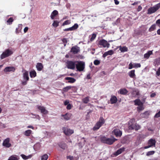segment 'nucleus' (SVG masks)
I'll use <instances>...</instances> for the list:
<instances>
[{
    "label": "nucleus",
    "instance_id": "1",
    "mask_svg": "<svg viewBox=\"0 0 160 160\" xmlns=\"http://www.w3.org/2000/svg\"><path fill=\"white\" fill-rule=\"evenodd\" d=\"M100 140L103 143L111 145L117 139L114 137H112L111 138H108L105 136H102L100 138Z\"/></svg>",
    "mask_w": 160,
    "mask_h": 160
},
{
    "label": "nucleus",
    "instance_id": "2",
    "mask_svg": "<svg viewBox=\"0 0 160 160\" xmlns=\"http://www.w3.org/2000/svg\"><path fill=\"white\" fill-rule=\"evenodd\" d=\"M104 122L105 120L102 117H101L99 119V121L93 127V130L95 131L98 129Z\"/></svg>",
    "mask_w": 160,
    "mask_h": 160
},
{
    "label": "nucleus",
    "instance_id": "3",
    "mask_svg": "<svg viewBox=\"0 0 160 160\" xmlns=\"http://www.w3.org/2000/svg\"><path fill=\"white\" fill-rule=\"evenodd\" d=\"M85 64L83 61L76 62V66L77 70L79 72L83 70L85 68Z\"/></svg>",
    "mask_w": 160,
    "mask_h": 160
},
{
    "label": "nucleus",
    "instance_id": "4",
    "mask_svg": "<svg viewBox=\"0 0 160 160\" xmlns=\"http://www.w3.org/2000/svg\"><path fill=\"white\" fill-rule=\"evenodd\" d=\"M160 8V2L153 7L149 8L148 10V14H152L155 12Z\"/></svg>",
    "mask_w": 160,
    "mask_h": 160
},
{
    "label": "nucleus",
    "instance_id": "5",
    "mask_svg": "<svg viewBox=\"0 0 160 160\" xmlns=\"http://www.w3.org/2000/svg\"><path fill=\"white\" fill-rule=\"evenodd\" d=\"M13 53L12 51L9 49H7L1 55V59H3L6 57H8Z\"/></svg>",
    "mask_w": 160,
    "mask_h": 160
},
{
    "label": "nucleus",
    "instance_id": "6",
    "mask_svg": "<svg viewBox=\"0 0 160 160\" xmlns=\"http://www.w3.org/2000/svg\"><path fill=\"white\" fill-rule=\"evenodd\" d=\"M76 62L68 61L67 62V66L68 68L74 69L75 68Z\"/></svg>",
    "mask_w": 160,
    "mask_h": 160
},
{
    "label": "nucleus",
    "instance_id": "7",
    "mask_svg": "<svg viewBox=\"0 0 160 160\" xmlns=\"http://www.w3.org/2000/svg\"><path fill=\"white\" fill-rule=\"evenodd\" d=\"M155 143L156 141L155 140L151 139L148 142V146H145L144 147V148L147 149L153 146L155 147Z\"/></svg>",
    "mask_w": 160,
    "mask_h": 160
},
{
    "label": "nucleus",
    "instance_id": "8",
    "mask_svg": "<svg viewBox=\"0 0 160 160\" xmlns=\"http://www.w3.org/2000/svg\"><path fill=\"white\" fill-rule=\"evenodd\" d=\"M62 130L64 133L67 135H70L74 132L73 130L70 129L66 127H63Z\"/></svg>",
    "mask_w": 160,
    "mask_h": 160
},
{
    "label": "nucleus",
    "instance_id": "9",
    "mask_svg": "<svg viewBox=\"0 0 160 160\" xmlns=\"http://www.w3.org/2000/svg\"><path fill=\"white\" fill-rule=\"evenodd\" d=\"M10 138H7L5 139L2 143V145L7 148H9L11 146V144L10 143Z\"/></svg>",
    "mask_w": 160,
    "mask_h": 160
},
{
    "label": "nucleus",
    "instance_id": "10",
    "mask_svg": "<svg viewBox=\"0 0 160 160\" xmlns=\"http://www.w3.org/2000/svg\"><path fill=\"white\" fill-rule=\"evenodd\" d=\"M99 44L100 45L102 46L104 48H108L110 45L107 41L104 39L100 40L99 42Z\"/></svg>",
    "mask_w": 160,
    "mask_h": 160
},
{
    "label": "nucleus",
    "instance_id": "11",
    "mask_svg": "<svg viewBox=\"0 0 160 160\" xmlns=\"http://www.w3.org/2000/svg\"><path fill=\"white\" fill-rule=\"evenodd\" d=\"M80 51V48L77 46L72 47L70 51L71 52L74 54L78 53Z\"/></svg>",
    "mask_w": 160,
    "mask_h": 160
},
{
    "label": "nucleus",
    "instance_id": "12",
    "mask_svg": "<svg viewBox=\"0 0 160 160\" xmlns=\"http://www.w3.org/2000/svg\"><path fill=\"white\" fill-rule=\"evenodd\" d=\"M113 133L117 137H120L122 135V132L119 129H114L112 131Z\"/></svg>",
    "mask_w": 160,
    "mask_h": 160
},
{
    "label": "nucleus",
    "instance_id": "13",
    "mask_svg": "<svg viewBox=\"0 0 160 160\" xmlns=\"http://www.w3.org/2000/svg\"><path fill=\"white\" fill-rule=\"evenodd\" d=\"M129 128L130 129H134L137 130L140 128V126L138 124H132L129 126Z\"/></svg>",
    "mask_w": 160,
    "mask_h": 160
},
{
    "label": "nucleus",
    "instance_id": "14",
    "mask_svg": "<svg viewBox=\"0 0 160 160\" xmlns=\"http://www.w3.org/2000/svg\"><path fill=\"white\" fill-rule=\"evenodd\" d=\"M38 108L40 111L43 114H46L48 113V111L43 106H38Z\"/></svg>",
    "mask_w": 160,
    "mask_h": 160
},
{
    "label": "nucleus",
    "instance_id": "15",
    "mask_svg": "<svg viewBox=\"0 0 160 160\" xmlns=\"http://www.w3.org/2000/svg\"><path fill=\"white\" fill-rule=\"evenodd\" d=\"M15 70V68L13 67H7L5 68L4 70V71L5 72H7L12 71L14 72Z\"/></svg>",
    "mask_w": 160,
    "mask_h": 160
},
{
    "label": "nucleus",
    "instance_id": "16",
    "mask_svg": "<svg viewBox=\"0 0 160 160\" xmlns=\"http://www.w3.org/2000/svg\"><path fill=\"white\" fill-rule=\"evenodd\" d=\"M62 116L66 120H68L71 118L72 114L70 113H67L65 114L62 115Z\"/></svg>",
    "mask_w": 160,
    "mask_h": 160
},
{
    "label": "nucleus",
    "instance_id": "17",
    "mask_svg": "<svg viewBox=\"0 0 160 160\" xmlns=\"http://www.w3.org/2000/svg\"><path fill=\"white\" fill-rule=\"evenodd\" d=\"M128 92V91L125 88L121 89L118 91V93L122 95H126Z\"/></svg>",
    "mask_w": 160,
    "mask_h": 160
},
{
    "label": "nucleus",
    "instance_id": "18",
    "mask_svg": "<svg viewBox=\"0 0 160 160\" xmlns=\"http://www.w3.org/2000/svg\"><path fill=\"white\" fill-rule=\"evenodd\" d=\"M125 150V148H122L119 149H118L116 152H115L114 153V155L116 156H117L118 155L120 154L121 153H122L123 151H124Z\"/></svg>",
    "mask_w": 160,
    "mask_h": 160
},
{
    "label": "nucleus",
    "instance_id": "19",
    "mask_svg": "<svg viewBox=\"0 0 160 160\" xmlns=\"http://www.w3.org/2000/svg\"><path fill=\"white\" fill-rule=\"evenodd\" d=\"M113 51L112 50H109L107 52H105L103 55V57L105 58L107 56L109 55H112L113 53Z\"/></svg>",
    "mask_w": 160,
    "mask_h": 160
},
{
    "label": "nucleus",
    "instance_id": "20",
    "mask_svg": "<svg viewBox=\"0 0 160 160\" xmlns=\"http://www.w3.org/2000/svg\"><path fill=\"white\" fill-rule=\"evenodd\" d=\"M118 99L116 97L114 96H113L111 97L110 101H111V103L112 104L116 103Z\"/></svg>",
    "mask_w": 160,
    "mask_h": 160
},
{
    "label": "nucleus",
    "instance_id": "21",
    "mask_svg": "<svg viewBox=\"0 0 160 160\" xmlns=\"http://www.w3.org/2000/svg\"><path fill=\"white\" fill-rule=\"evenodd\" d=\"M65 79L68 80V82L70 83H73L76 80V79L72 77H67L65 78Z\"/></svg>",
    "mask_w": 160,
    "mask_h": 160
},
{
    "label": "nucleus",
    "instance_id": "22",
    "mask_svg": "<svg viewBox=\"0 0 160 160\" xmlns=\"http://www.w3.org/2000/svg\"><path fill=\"white\" fill-rule=\"evenodd\" d=\"M19 159L18 156L16 155H13L11 156L8 160H18Z\"/></svg>",
    "mask_w": 160,
    "mask_h": 160
},
{
    "label": "nucleus",
    "instance_id": "23",
    "mask_svg": "<svg viewBox=\"0 0 160 160\" xmlns=\"http://www.w3.org/2000/svg\"><path fill=\"white\" fill-rule=\"evenodd\" d=\"M58 14V12L56 10H54L51 13V18L52 19H54L55 17Z\"/></svg>",
    "mask_w": 160,
    "mask_h": 160
},
{
    "label": "nucleus",
    "instance_id": "24",
    "mask_svg": "<svg viewBox=\"0 0 160 160\" xmlns=\"http://www.w3.org/2000/svg\"><path fill=\"white\" fill-rule=\"evenodd\" d=\"M23 78L24 80L28 81L29 78L28 77V71H25L23 74Z\"/></svg>",
    "mask_w": 160,
    "mask_h": 160
},
{
    "label": "nucleus",
    "instance_id": "25",
    "mask_svg": "<svg viewBox=\"0 0 160 160\" xmlns=\"http://www.w3.org/2000/svg\"><path fill=\"white\" fill-rule=\"evenodd\" d=\"M36 68L38 70L41 71L43 68V66L42 63H38L36 65Z\"/></svg>",
    "mask_w": 160,
    "mask_h": 160
},
{
    "label": "nucleus",
    "instance_id": "26",
    "mask_svg": "<svg viewBox=\"0 0 160 160\" xmlns=\"http://www.w3.org/2000/svg\"><path fill=\"white\" fill-rule=\"evenodd\" d=\"M134 105H135L139 106L143 104L141 102V100L139 99H136L134 101Z\"/></svg>",
    "mask_w": 160,
    "mask_h": 160
},
{
    "label": "nucleus",
    "instance_id": "27",
    "mask_svg": "<svg viewBox=\"0 0 160 160\" xmlns=\"http://www.w3.org/2000/svg\"><path fill=\"white\" fill-rule=\"evenodd\" d=\"M22 24H19L18 25V28L16 29L15 32L16 34H18L20 33L22 29Z\"/></svg>",
    "mask_w": 160,
    "mask_h": 160
},
{
    "label": "nucleus",
    "instance_id": "28",
    "mask_svg": "<svg viewBox=\"0 0 160 160\" xmlns=\"http://www.w3.org/2000/svg\"><path fill=\"white\" fill-rule=\"evenodd\" d=\"M119 50L121 51V52H124L128 51V49L126 47H121L120 46Z\"/></svg>",
    "mask_w": 160,
    "mask_h": 160
},
{
    "label": "nucleus",
    "instance_id": "29",
    "mask_svg": "<svg viewBox=\"0 0 160 160\" xmlns=\"http://www.w3.org/2000/svg\"><path fill=\"white\" fill-rule=\"evenodd\" d=\"M150 112L148 111L145 112L144 113L142 114V117L143 118H147L149 115Z\"/></svg>",
    "mask_w": 160,
    "mask_h": 160
},
{
    "label": "nucleus",
    "instance_id": "30",
    "mask_svg": "<svg viewBox=\"0 0 160 160\" xmlns=\"http://www.w3.org/2000/svg\"><path fill=\"white\" fill-rule=\"evenodd\" d=\"M152 51H149L147 53L144 54V57L146 58H148L152 54Z\"/></svg>",
    "mask_w": 160,
    "mask_h": 160
},
{
    "label": "nucleus",
    "instance_id": "31",
    "mask_svg": "<svg viewBox=\"0 0 160 160\" xmlns=\"http://www.w3.org/2000/svg\"><path fill=\"white\" fill-rule=\"evenodd\" d=\"M22 158L24 160H27L29 158H31L32 157V155H29L28 156H26L25 155L22 154L20 155Z\"/></svg>",
    "mask_w": 160,
    "mask_h": 160
},
{
    "label": "nucleus",
    "instance_id": "32",
    "mask_svg": "<svg viewBox=\"0 0 160 160\" xmlns=\"http://www.w3.org/2000/svg\"><path fill=\"white\" fill-rule=\"evenodd\" d=\"M30 76L31 78L35 77L36 76V72L34 70L31 71L30 72Z\"/></svg>",
    "mask_w": 160,
    "mask_h": 160
},
{
    "label": "nucleus",
    "instance_id": "33",
    "mask_svg": "<svg viewBox=\"0 0 160 160\" xmlns=\"http://www.w3.org/2000/svg\"><path fill=\"white\" fill-rule=\"evenodd\" d=\"M129 75V76L132 78H133L135 76V70H132L131 71L128 73Z\"/></svg>",
    "mask_w": 160,
    "mask_h": 160
},
{
    "label": "nucleus",
    "instance_id": "34",
    "mask_svg": "<svg viewBox=\"0 0 160 160\" xmlns=\"http://www.w3.org/2000/svg\"><path fill=\"white\" fill-rule=\"evenodd\" d=\"M32 131L30 130H28L24 132V134L27 136H29L32 133Z\"/></svg>",
    "mask_w": 160,
    "mask_h": 160
},
{
    "label": "nucleus",
    "instance_id": "35",
    "mask_svg": "<svg viewBox=\"0 0 160 160\" xmlns=\"http://www.w3.org/2000/svg\"><path fill=\"white\" fill-rule=\"evenodd\" d=\"M83 102L84 103H87L89 101V97H86L82 100Z\"/></svg>",
    "mask_w": 160,
    "mask_h": 160
},
{
    "label": "nucleus",
    "instance_id": "36",
    "mask_svg": "<svg viewBox=\"0 0 160 160\" xmlns=\"http://www.w3.org/2000/svg\"><path fill=\"white\" fill-rule=\"evenodd\" d=\"M156 24L152 25L149 29V32H151L153 31L156 28Z\"/></svg>",
    "mask_w": 160,
    "mask_h": 160
},
{
    "label": "nucleus",
    "instance_id": "37",
    "mask_svg": "<svg viewBox=\"0 0 160 160\" xmlns=\"http://www.w3.org/2000/svg\"><path fill=\"white\" fill-rule=\"evenodd\" d=\"M60 147L63 149H65L67 148L66 144L64 143H61L59 145Z\"/></svg>",
    "mask_w": 160,
    "mask_h": 160
},
{
    "label": "nucleus",
    "instance_id": "38",
    "mask_svg": "<svg viewBox=\"0 0 160 160\" xmlns=\"http://www.w3.org/2000/svg\"><path fill=\"white\" fill-rule=\"evenodd\" d=\"M59 22L57 21H54L52 25L54 27L56 28L58 26Z\"/></svg>",
    "mask_w": 160,
    "mask_h": 160
},
{
    "label": "nucleus",
    "instance_id": "39",
    "mask_svg": "<svg viewBox=\"0 0 160 160\" xmlns=\"http://www.w3.org/2000/svg\"><path fill=\"white\" fill-rule=\"evenodd\" d=\"M48 158V155L47 154H45L41 157V160H47Z\"/></svg>",
    "mask_w": 160,
    "mask_h": 160
},
{
    "label": "nucleus",
    "instance_id": "40",
    "mask_svg": "<svg viewBox=\"0 0 160 160\" xmlns=\"http://www.w3.org/2000/svg\"><path fill=\"white\" fill-rule=\"evenodd\" d=\"M72 87L71 86H68L66 87H65L63 88V90L64 92H67L68 90L70 89Z\"/></svg>",
    "mask_w": 160,
    "mask_h": 160
},
{
    "label": "nucleus",
    "instance_id": "41",
    "mask_svg": "<svg viewBox=\"0 0 160 160\" xmlns=\"http://www.w3.org/2000/svg\"><path fill=\"white\" fill-rule=\"evenodd\" d=\"M78 27V25L77 23H75L73 26L71 27L72 31L77 29Z\"/></svg>",
    "mask_w": 160,
    "mask_h": 160
},
{
    "label": "nucleus",
    "instance_id": "42",
    "mask_svg": "<svg viewBox=\"0 0 160 160\" xmlns=\"http://www.w3.org/2000/svg\"><path fill=\"white\" fill-rule=\"evenodd\" d=\"M141 66L140 63H133V68H140Z\"/></svg>",
    "mask_w": 160,
    "mask_h": 160
},
{
    "label": "nucleus",
    "instance_id": "43",
    "mask_svg": "<svg viewBox=\"0 0 160 160\" xmlns=\"http://www.w3.org/2000/svg\"><path fill=\"white\" fill-rule=\"evenodd\" d=\"M155 152L154 151H150L148 152L146 154L147 156H149L154 154Z\"/></svg>",
    "mask_w": 160,
    "mask_h": 160
},
{
    "label": "nucleus",
    "instance_id": "44",
    "mask_svg": "<svg viewBox=\"0 0 160 160\" xmlns=\"http://www.w3.org/2000/svg\"><path fill=\"white\" fill-rule=\"evenodd\" d=\"M71 23V22L70 20H67L64 21L62 24L63 26L69 24Z\"/></svg>",
    "mask_w": 160,
    "mask_h": 160
},
{
    "label": "nucleus",
    "instance_id": "45",
    "mask_svg": "<svg viewBox=\"0 0 160 160\" xmlns=\"http://www.w3.org/2000/svg\"><path fill=\"white\" fill-rule=\"evenodd\" d=\"M138 106H139L137 107V110L138 111H141L142 110L144 109L143 104L139 105Z\"/></svg>",
    "mask_w": 160,
    "mask_h": 160
},
{
    "label": "nucleus",
    "instance_id": "46",
    "mask_svg": "<svg viewBox=\"0 0 160 160\" xmlns=\"http://www.w3.org/2000/svg\"><path fill=\"white\" fill-rule=\"evenodd\" d=\"M100 63V62L98 60H95L94 61V65H99Z\"/></svg>",
    "mask_w": 160,
    "mask_h": 160
},
{
    "label": "nucleus",
    "instance_id": "47",
    "mask_svg": "<svg viewBox=\"0 0 160 160\" xmlns=\"http://www.w3.org/2000/svg\"><path fill=\"white\" fill-rule=\"evenodd\" d=\"M156 24L160 28V19H158L156 22Z\"/></svg>",
    "mask_w": 160,
    "mask_h": 160
},
{
    "label": "nucleus",
    "instance_id": "48",
    "mask_svg": "<svg viewBox=\"0 0 160 160\" xmlns=\"http://www.w3.org/2000/svg\"><path fill=\"white\" fill-rule=\"evenodd\" d=\"M13 21V18H10L7 21V22L9 23V24H10L12 23V22Z\"/></svg>",
    "mask_w": 160,
    "mask_h": 160
},
{
    "label": "nucleus",
    "instance_id": "49",
    "mask_svg": "<svg viewBox=\"0 0 160 160\" xmlns=\"http://www.w3.org/2000/svg\"><path fill=\"white\" fill-rule=\"evenodd\" d=\"M96 37V35L95 34H93L92 35V37L91 38V41L93 40Z\"/></svg>",
    "mask_w": 160,
    "mask_h": 160
},
{
    "label": "nucleus",
    "instance_id": "50",
    "mask_svg": "<svg viewBox=\"0 0 160 160\" xmlns=\"http://www.w3.org/2000/svg\"><path fill=\"white\" fill-rule=\"evenodd\" d=\"M156 75L158 76L160 75V67L158 68L156 72Z\"/></svg>",
    "mask_w": 160,
    "mask_h": 160
},
{
    "label": "nucleus",
    "instance_id": "51",
    "mask_svg": "<svg viewBox=\"0 0 160 160\" xmlns=\"http://www.w3.org/2000/svg\"><path fill=\"white\" fill-rule=\"evenodd\" d=\"M133 66V64H132V62H130L129 65L128 69H132Z\"/></svg>",
    "mask_w": 160,
    "mask_h": 160
},
{
    "label": "nucleus",
    "instance_id": "52",
    "mask_svg": "<svg viewBox=\"0 0 160 160\" xmlns=\"http://www.w3.org/2000/svg\"><path fill=\"white\" fill-rule=\"evenodd\" d=\"M154 117L157 118L160 117V111L155 114Z\"/></svg>",
    "mask_w": 160,
    "mask_h": 160
},
{
    "label": "nucleus",
    "instance_id": "53",
    "mask_svg": "<svg viewBox=\"0 0 160 160\" xmlns=\"http://www.w3.org/2000/svg\"><path fill=\"white\" fill-rule=\"evenodd\" d=\"M67 158L68 159H69L70 160H74V158L73 156H69L67 157Z\"/></svg>",
    "mask_w": 160,
    "mask_h": 160
},
{
    "label": "nucleus",
    "instance_id": "54",
    "mask_svg": "<svg viewBox=\"0 0 160 160\" xmlns=\"http://www.w3.org/2000/svg\"><path fill=\"white\" fill-rule=\"evenodd\" d=\"M72 107V105L70 104H69L67 106V109L68 110H70L71 109Z\"/></svg>",
    "mask_w": 160,
    "mask_h": 160
},
{
    "label": "nucleus",
    "instance_id": "55",
    "mask_svg": "<svg viewBox=\"0 0 160 160\" xmlns=\"http://www.w3.org/2000/svg\"><path fill=\"white\" fill-rule=\"evenodd\" d=\"M69 101L68 100H67L64 102V104L65 105H67L69 104Z\"/></svg>",
    "mask_w": 160,
    "mask_h": 160
},
{
    "label": "nucleus",
    "instance_id": "56",
    "mask_svg": "<svg viewBox=\"0 0 160 160\" xmlns=\"http://www.w3.org/2000/svg\"><path fill=\"white\" fill-rule=\"evenodd\" d=\"M64 31H72V30L71 27L65 29L64 30Z\"/></svg>",
    "mask_w": 160,
    "mask_h": 160
},
{
    "label": "nucleus",
    "instance_id": "57",
    "mask_svg": "<svg viewBox=\"0 0 160 160\" xmlns=\"http://www.w3.org/2000/svg\"><path fill=\"white\" fill-rule=\"evenodd\" d=\"M142 9V7L140 5V6H138V7L137 8V10L138 12H139Z\"/></svg>",
    "mask_w": 160,
    "mask_h": 160
},
{
    "label": "nucleus",
    "instance_id": "58",
    "mask_svg": "<svg viewBox=\"0 0 160 160\" xmlns=\"http://www.w3.org/2000/svg\"><path fill=\"white\" fill-rule=\"evenodd\" d=\"M28 81H27L26 80H25V81H22V83L23 85H26L27 84V82Z\"/></svg>",
    "mask_w": 160,
    "mask_h": 160
},
{
    "label": "nucleus",
    "instance_id": "59",
    "mask_svg": "<svg viewBox=\"0 0 160 160\" xmlns=\"http://www.w3.org/2000/svg\"><path fill=\"white\" fill-rule=\"evenodd\" d=\"M62 42L63 43H67V40L66 38H64L62 40Z\"/></svg>",
    "mask_w": 160,
    "mask_h": 160
},
{
    "label": "nucleus",
    "instance_id": "60",
    "mask_svg": "<svg viewBox=\"0 0 160 160\" xmlns=\"http://www.w3.org/2000/svg\"><path fill=\"white\" fill-rule=\"evenodd\" d=\"M28 27H26L24 29V32L25 33H26L28 30Z\"/></svg>",
    "mask_w": 160,
    "mask_h": 160
},
{
    "label": "nucleus",
    "instance_id": "61",
    "mask_svg": "<svg viewBox=\"0 0 160 160\" xmlns=\"http://www.w3.org/2000/svg\"><path fill=\"white\" fill-rule=\"evenodd\" d=\"M86 78L87 79H91V78L90 77V74H88L87 75Z\"/></svg>",
    "mask_w": 160,
    "mask_h": 160
},
{
    "label": "nucleus",
    "instance_id": "62",
    "mask_svg": "<svg viewBox=\"0 0 160 160\" xmlns=\"http://www.w3.org/2000/svg\"><path fill=\"white\" fill-rule=\"evenodd\" d=\"M140 3V2H134V3H132V5H137L138 3Z\"/></svg>",
    "mask_w": 160,
    "mask_h": 160
},
{
    "label": "nucleus",
    "instance_id": "63",
    "mask_svg": "<svg viewBox=\"0 0 160 160\" xmlns=\"http://www.w3.org/2000/svg\"><path fill=\"white\" fill-rule=\"evenodd\" d=\"M156 95V94L155 93H152L151 95H150V97H151V98H153L154 97H155V96Z\"/></svg>",
    "mask_w": 160,
    "mask_h": 160
},
{
    "label": "nucleus",
    "instance_id": "64",
    "mask_svg": "<svg viewBox=\"0 0 160 160\" xmlns=\"http://www.w3.org/2000/svg\"><path fill=\"white\" fill-rule=\"evenodd\" d=\"M115 3L116 5H118L119 3V2L118 0H114Z\"/></svg>",
    "mask_w": 160,
    "mask_h": 160
}]
</instances>
